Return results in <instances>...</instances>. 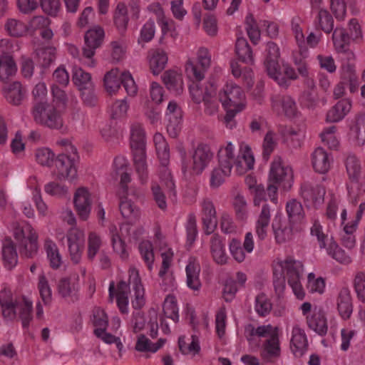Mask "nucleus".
Segmentation results:
<instances>
[{"instance_id": "obj_1", "label": "nucleus", "mask_w": 365, "mask_h": 365, "mask_svg": "<svg viewBox=\"0 0 365 365\" xmlns=\"http://www.w3.org/2000/svg\"><path fill=\"white\" fill-rule=\"evenodd\" d=\"M219 167L212 170L210 175V186L212 188L220 187L229 176L233 165H235L237 173L241 175L253 168L255 159L251 149L245 147L241 155L235 158L232 143H229L225 148L218 152Z\"/></svg>"}, {"instance_id": "obj_2", "label": "nucleus", "mask_w": 365, "mask_h": 365, "mask_svg": "<svg viewBox=\"0 0 365 365\" xmlns=\"http://www.w3.org/2000/svg\"><path fill=\"white\" fill-rule=\"evenodd\" d=\"M153 141L156 152L163 169L160 170V178L161 185L154 182L151 185V192L154 201L158 207L165 210L167 208L166 196L165 190L174 197L176 195L175 185L171 173L168 171L166 166L169 163L170 153L168 143L162 134L157 133L154 135Z\"/></svg>"}, {"instance_id": "obj_3", "label": "nucleus", "mask_w": 365, "mask_h": 365, "mask_svg": "<svg viewBox=\"0 0 365 365\" xmlns=\"http://www.w3.org/2000/svg\"><path fill=\"white\" fill-rule=\"evenodd\" d=\"M133 285L135 292V298L132 299L131 304L133 309L139 310L143 308L145 304L144 297L145 290L139 276L138 271L135 268L130 269L128 283L121 280L117 284L116 289V302L122 314H128V293L130 292L129 285Z\"/></svg>"}, {"instance_id": "obj_4", "label": "nucleus", "mask_w": 365, "mask_h": 365, "mask_svg": "<svg viewBox=\"0 0 365 365\" xmlns=\"http://www.w3.org/2000/svg\"><path fill=\"white\" fill-rule=\"evenodd\" d=\"M0 305L2 315L4 319L13 321L16 318V310H19V317L21 320L24 328H27L32 319V302L26 297L22 302L14 299L11 293L6 291L0 293Z\"/></svg>"}, {"instance_id": "obj_5", "label": "nucleus", "mask_w": 365, "mask_h": 365, "mask_svg": "<svg viewBox=\"0 0 365 365\" xmlns=\"http://www.w3.org/2000/svg\"><path fill=\"white\" fill-rule=\"evenodd\" d=\"M293 180L292 170L289 166H284L282 164V159L279 156L274 158L270 167L268 181L269 185L267 191L271 201L275 202L277 200L276 194L278 187L282 186L284 190H288L292 187Z\"/></svg>"}, {"instance_id": "obj_6", "label": "nucleus", "mask_w": 365, "mask_h": 365, "mask_svg": "<svg viewBox=\"0 0 365 365\" xmlns=\"http://www.w3.org/2000/svg\"><path fill=\"white\" fill-rule=\"evenodd\" d=\"M34 120L38 124L51 129H60L63 126V120L56 108L48 103L34 105L32 109Z\"/></svg>"}, {"instance_id": "obj_7", "label": "nucleus", "mask_w": 365, "mask_h": 365, "mask_svg": "<svg viewBox=\"0 0 365 365\" xmlns=\"http://www.w3.org/2000/svg\"><path fill=\"white\" fill-rule=\"evenodd\" d=\"M15 239L21 240L19 252L25 258H34L38 253V235L34 229L27 225L22 229H16L14 232Z\"/></svg>"}, {"instance_id": "obj_8", "label": "nucleus", "mask_w": 365, "mask_h": 365, "mask_svg": "<svg viewBox=\"0 0 365 365\" xmlns=\"http://www.w3.org/2000/svg\"><path fill=\"white\" fill-rule=\"evenodd\" d=\"M78 159V153L58 154L55 160L58 180H68L70 182L76 180Z\"/></svg>"}, {"instance_id": "obj_9", "label": "nucleus", "mask_w": 365, "mask_h": 365, "mask_svg": "<svg viewBox=\"0 0 365 365\" xmlns=\"http://www.w3.org/2000/svg\"><path fill=\"white\" fill-rule=\"evenodd\" d=\"M219 101L224 107H232L243 110L245 108V95L242 88L236 84H227L223 92L219 94Z\"/></svg>"}, {"instance_id": "obj_10", "label": "nucleus", "mask_w": 365, "mask_h": 365, "mask_svg": "<svg viewBox=\"0 0 365 365\" xmlns=\"http://www.w3.org/2000/svg\"><path fill=\"white\" fill-rule=\"evenodd\" d=\"M85 46L83 48V54L90 58L95 54L96 48H99L104 38V31L101 26H96L89 29L85 34Z\"/></svg>"}, {"instance_id": "obj_11", "label": "nucleus", "mask_w": 365, "mask_h": 365, "mask_svg": "<svg viewBox=\"0 0 365 365\" xmlns=\"http://www.w3.org/2000/svg\"><path fill=\"white\" fill-rule=\"evenodd\" d=\"M73 203L78 217L86 220L91 210V195L85 187L78 188L74 195Z\"/></svg>"}, {"instance_id": "obj_12", "label": "nucleus", "mask_w": 365, "mask_h": 365, "mask_svg": "<svg viewBox=\"0 0 365 365\" xmlns=\"http://www.w3.org/2000/svg\"><path fill=\"white\" fill-rule=\"evenodd\" d=\"M189 88L192 101L197 104L204 102L210 96L216 95L217 87L212 80L207 81L203 86L199 82H192Z\"/></svg>"}, {"instance_id": "obj_13", "label": "nucleus", "mask_w": 365, "mask_h": 365, "mask_svg": "<svg viewBox=\"0 0 365 365\" xmlns=\"http://www.w3.org/2000/svg\"><path fill=\"white\" fill-rule=\"evenodd\" d=\"M300 193L305 202L317 207L324 202L325 190L320 185L304 182L301 187Z\"/></svg>"}, {"instance_id": "obj_14", "label": "nucleus", "mask_w": 365, "mask_h": 365, "mask_svg": "<svg viewBox=\"0 0 365 365\" xmlns=\"http://www.w3.org/2000/svg\"><path fill=\"white\" fill-rule=\"evenodd\" d=\"M26 90L19 81L6 83L3 87V94L6 101L13 106H19L26 97Z\"/></svg>"}, {"instance_id": "obj_15", "label": "nucleus", "mask_w": 365, "mask_h": 365, "mask_svg": "<svg viewBox=\"0 0 365 365\" xmlns=\"http://www.w3.org/2000/svg\"><path fill=\"white\" fill-rule=\"evenodd\" d=\"M212 158V153L208 145L200 144L192 155V170L196 174H200L207 167Z\"/></svg>"}, {"instance_id": "obj_16", "label": "nucleus", "mask_w": 365, "mask_h": 365, "mask_svg": "<svg viewBox=\"0 0 365 365\" xmlns=\"http://www.w3.org/2000/svg\"><path fill=\"white\" fill-rule=\"evenodd\" d=\"M280 356V346L278 334V327H275L274 332L269 339H267L262 348L261 356L267 361H270L272 358H277Z\"/></svg>"}, {"instance_id": "obj_17", "label": "nucleus", "mask_w": 365, "mask_h": 365, "mask_svg": "<svg viewBox=\"0 0 365 365\" xmlns=\"http://www.w3.org/2000/svg\"><path fill=\"white\" fill-rule=\"evenodd\" d=\"M202 223L206 235H210L217 227V220L215 208L213 203L210 200H205L203 202Z\"/></svg>"}, {"instance_id": "obj_18", "label": "nucleus", "mask_w": 365, "mask_h": 365, "mask_svg": "<svg viewBox=\"0 0 365 365\" xmlns=\"http://www.w3.org/2000/svg\"><path fill=\"white\" fill-rule=\"evenodd\" d=\"M309 327L320 336L327 333L328 326L325 313L322 308H315L311 317H307Z\"/></svg>"}, {"instance_id": "obj_19", "label": "nucleus", "mask_w": 365, "mask_h": 365, "mask_svg": "<svg viewBox=\"0 0 365 365\" xmlns=\"http://www.w3.org/2000/svg\"><path fill=\"white\" fill-rule=\"evenodd\" d=\"M337 309L339 315L344 319L350 318L353 312V305L350 291L348 288H342L337 297Z\"/></svg>"}, {"instance_id": "obj_20", "label": "nucleus", "mask_w": 365, "mask_h": 365, "mask_svg": "<svg viewBox=\"0 0 365 365\" xmlns=\"http://www.w3.org/2000/svg\"><path fill=\"white\" fill-rule=\"evenodd\" d=\"M278 60L279 58H265L264 68L270 78H273L280 86L287 88L289 86V82L281 73Z\"/></svg>"}, {"instance_id": "obj_21", "label": "nucleus", "mask_w": 365, "mask_h": 365, "mask_svg": "<svg viewBox=\"0 0 365 365\" xmlns=\"http://www.w3.org/2000/svg\"><path fill=\"white\" fill-rule=\"evenodd\" d=\"M351 103L349 99H342L337 102L327 114V121L336 123L342 120L350 111Z\"/></svg>"}, {"instance_id": "obj_22", "label": "nucleus", "mask_w": 365, "mask_h": 365, "mask_svg": "<svg viewBox=\"0 0 365 365\" xmlns=\"http://www.w3.org/2000/svg\"><path fill=\"white\" fill-rule=\"evenodd\" d=\"M128 162L123 156H117L113 162V171L115 178L120 176V185L122 191L127 192V184L130 181V177L127 173Z\"/></svg>"}, {"instance_id": "obj_23", "label": "nucleus", "mask_w": 365, "mask_h": 365, "mask_svg": "<svg viewBox=\"0 0 365 365\" xmlns=\"http://www.w3.org/2000/svg\"><path fill=\"white\" fill-rule=\"evenodd\" d=\"M168 63L167 53L160 48L152 49L149 52V63L152 73L159 74Z\"/></svg>"}, {"instance_id": "obj_24", "label": "nucleus", "mask_w": 365, "mask_h": 365, "mask_svg": "<svg viewBox=\"0 0 365 365\" xmlns=\"http://www.w3.org/2000/svg\"><path fill=\"white\" fill-rule=\"evenodd\" d=\"M307 340L304 331L299 327L292 330L291 349L296 356L301 357L307 348Z\"/></svg>"}, {"instance_id": "obj_25", "label": "nucleus", "mask_w": 365, "mask_h": 365, "mask_svg": "<svg viewBox=\"0 0 365 365\" xmlns=\"http://www.w3.org/2000/svg\"><path fill=\"white\" fill-rule=\"evenodd\" d=\"M163 81L167 88L179 95L183 90L182 76L180 73L172 70L165 71L163 76Z\"/></svg>"}, {"instance_id": "obj_26", "label": "nucleus", "mask_w": 365, "mask_h": 365, "mask_svg": "<svg viewBox=\"0 0 365 365\" xmlns=\"http://www.w3.org/2000/svg\"><path fill=\"white\" fill-rule=\"evenodd\" d=\"M130 147L133 151L145 150V133L138 123L132 124L130 127Z\"/></svg>"}, {"instance_id": "obj_27", "label": "nucleus", "mask_w": 365, "mask_h": 365, "mask_svg": "<svg viewBox=\"0 0 365 365\" xmlns=\"http://www.w3.org/2000/svg\"><path fill=\"white\" fill-rule=\"evenodd\" d=\"M16 64L12 56L4 55L0 56V81L7 82L16 73Z\"/></svg>"}, {"instance_id": "obj_28", "label": "nucleus", "mask_w": 365, "mask_h": 365, "mask_svg": "<svg viewBox=\"0 0 365 365\" xmlns=\"http://www.w3.org/2000/svg\"><path fill=\"white\" fill-rule=\"evenodd\" d=\"M2 257L5 267L13 269L18 262L16 246L11 239H6L2 247Z\"/></svg>"}, {"instance_id": "obj_29", "label": "nucleus", "mask_w": 365, "mask_h": 365, "mask_svg": "<svg viewBox=\"0 0 365 365\" xmlns=\"http://www.w3.org/2000/svg\"><path fill=\"white\" fill-rule=\"evenodd\" d=\"M286 211L290 223L301 224L303 222L305 213L300 202L294 199L288 201L286 205Z\"/></svg>"}, {"instance_id": "obj_30", "label": "nucleus", "mask_w": 365, "mask_h": 365, "mask_svg": "<svg viewBox=\"0 0 365 365\" xmlns=\"http://www.w3.org/2000/svg\"><path fill=\"white\" fill-rule=\"evenodd\" d=\"M312 165L319 173H326L330 168L328 154L322 148H317L312 153Z\"/></svg>"}, {"instance_id": "obj_31", "label": "nucleus", "mask_w": 365, "mask_h": 365, "mask_svg": "<svg viewBox=\"0 0 365 365\" xmlns=\"http://www.w3.org/2000/svg\"><path fill=\"white\" fill-rule=\"evenodd\" d=\"M235 52L238 58L247 64L254 63L253 52L247 39L244 37H238L235 44Z\"/></svg>"}, {"instance_id": "obj_32", "label": "nucleus", "mask_w": 365, "mask_h": 365, "mask_svg": "<svg viewBox=\"0 0 365 365\" xmlns=\"http://www.w3.org/2000/svg\"><path fill=\"white\" fill-rule=\"evenodd\" d=\"M210 250L214 260L217 264H224L227 262V256L225 253V247L217 235H214L211 237Z\"/></svg>"}, {"instance_id": "obj_33", "label": "nucleus", "mask_w": 365, "mask_h": 365, "mask_svg": "<svg viewBox=\"0 0 365 365\" xmlns=\"http://www.w3.org/2000/svg\"><path fill=\"white\" fill-rule=\"evenodd\" d=\"M281 265L282 269L286 272L288 282L299 279L300 272L302 270V264L300 262L287 257L281 263Z\"/></svg>"}, {"instance_id": "obj_34", "label": "nucleus", "mask_w": 365, "mask_h": 365, "mask_svg": "<svg viewBox=\"0 0 365 365\" xmlns=\"http://www.w3.org/2000/svg\"><path fill=\"white\" fill-rule=\"evenodd\" d=\"M128 9L123 3H118L113 16L114 24L120 34H123L128 24Z\"/></svg>"}, {"instance_id": "obj_35", "label": "nucleus", "mask_w": 365, "mask_h": 365, "mask_svg": "<svg viewBox=\"0 0 365 365\" xmlns=\"http://www.w3.org/2000/svg\"><path fill=\"white\" fill-rule=\"evenodd\" d=\"M332 39L337 51L345 52L352 37L349 36L347 29L336 28L332 34Z\"/></svg>"}, {"instance_id": "obj_36", "label": "nucleus", "mask_w": 365, "mask_h": 365, "mask_svg": "<svg viewBox=\"0 0 365 365\" xmlns=\"http://www.w3.org/2000/svg\"><path fill=\"white\" fill-rule=\"evenodd\" d=\"M270 221V209L267 205H263L257 222L256 232L259 240H264Z\"/></svg>"}, {"instance_id": "obj_37", "label": "nucleus", "mask_w": 365, "mask_h": 365, "mask_svg": "<svg viewBox=\"0 0 365 365\" xmlns=\"http://www.w3.org/2000/svg\"><path fill=\"white\" fill-rule=\"evenodd\" d=\"M133 153L135 170L138 173L141 182L144 183L148 179L145 150H138V151H133Z\"/></svg>"}, {"instance_id": "obj_38", "label": "nucleus", "mask_w": 365, "mask_h": 365, "mask_svg": "<svg viewBox=\"0 0 365 365\" xmlns=\"http://www.w3.org/2000/svg\"><path fill=\"white\" fill-rule=\"evenodd\" d=\"M346 168L350 180L359 182L361 166L359 160L354 155H349L346 160Z\"/></svg>"}, {"instance_id": "obj_39", "label": "nucleus", "mask_w": 365, "mask_h": 365, "mask_svg": "<svg viewBox=\"0 0 365 365\" xmlns=\"http://www.w3.org/2000/svg\"><path fill=\"white\" fill-rule=\"evenodd\" d=\"M47 257L49 259L50 266L54 269H58L61 264V256L56 245L51 240H46L44 245Z\"/></svg>"}, {"instance_id": "obj_40", "label": "nucleus", "mask_w": 365, "mask_h": 365, "mask_svg": "<svg viewBox=\"0 0 365 365\" xmlns=\"http://www.w3.org/2000/svg\"><path fill=\"white\" fill-rule=\"evenodd\" d=\"M340 82L345 86H349V91L352 93L358 91V78L354 66L349 64L344 68Z\"/></svg>"}, {"instance_id": "obj_41", "label": "nucleus", "mask_w": 365, "mask_h": 365, "mask_svg": "<svg viewBox=\"0 0 365 365\" xmlns=\"http://www.w3.org/2000/svg\"><path fill=\"white\" fill-rule=\"evenodd\" d=\"M123 192V195L120 197V202L119 205L120 211L123 217L128 219L137 218L139 215L138 209L133 205L131 200H128L127 195L128 192Z\"/></svg>"}, {"instance_id": "obj_42", "label": "nucleus", "mask_w": 365, "mask_h": 365, "mask_svg": "<svg viewBox=\"0 0 365 365\" xmlns=\"http://www.w3.org/2000/svg\"><path fill=\"white\" fill-rule=\"evenodd\" d=\"M93 324L96 327L94 330L96 336H99L106 331L108 325V317L103 309L98 307L93 310Z\"/></svg>"}, {"instance_id": "obj_43", "label": "nucleus", "mask_w": 365, "mask_h": 365, "mask_svg": "<svg viewBox=\"0 0 365 365\" xmlns=\"http://www.w3.org/2000/svg\"><path fill=\"white\" fill-rule=\"evenodd\" d=\"M163 310L165 317L171 319L175 323L178 322V307L175 296L171 294L167 296L163 303Z\"/></svg>"}, {"instance_id": "obj_44", "label": "nucleus", "mask_w": 365, "mask_h": 365, "mask_svg": "<svg viewBox=\"0 0 365 365\" xmlns=\"http://www.w3.org/2000/svg\"><path fill=\"white\" fill-rule=\"evenodd\" d=\"M317 27L329 34L334 29V19L327 9H320L317 16Z\"/></svg>"}, {"instance_id": "obj_45", "label": "nucleus", "mask_w": 365, "mask_h": 365, "mask_svg": "<svg viewBox=\"0 0 365 365\" xmlns=\"http://www.w3.org/2000/svg\"><path fill=\"white\" fill-rule=\"evenodd\" d=\"M200 267L192 262H189L186 267L187 284L193 289L198 290L201 287L199 279Z\"/></svg>"}, {"instance_id": "obj_46", "label": "nucleus", "mask_w": 365, "mask_h": 365, "mask_svg": "<svg viewBox=\"0 0 365 365\" xmlns=\"http://www.w3.org/2000/svg\"><path fill=\"white\" fill-rule=\"evenodd\" d=\"M110 231L114 252L118 253L122 259H126L128 255L125 250V243L118 235L116 227H111Z\"/></svg>"}, {"instance_id": "obj_47", "label": "nucleus", "mask_w": 365, "mask_h": 365, "mask_svg": "<svg viewBox=\"0 0 365 365\" xmlns=\"http://www.w3.org/2000/svg\"><path fill=\"white\" fill-rule=\"evenodd\" d=\"M272 229L275 235L276 241L278 243H283L292 239V227L281 223H273Z\"/></svg>"}, {"instance_id": "obj_48", "label": "nucleus", "mask_w": 365, "mask_h": 365, "mask_svg": "<svg viewBox=\"0 0 365 365\" xmlns=\"http://www.w3.org/2000/svg\"><path fill=\"white\" fill-rule=\"evenodd\" d=\"M73 81L79 90L83 89V87L91 86L93 84L91 81V74L84 71L81 68H74Z\"/></svg>"}, {"instance_id": "obj_49", "label": "nucleus", "mask_w": 365, "mask_h": 365, "mask_svg": "<svg viewBox=\"0 0 365 365\" xmlns=\"http://www.w3.org/2000/svg\"><path fill=\"white\" fill-rule=\"evenodd\" d=\"M9 34L14 37H20L25 35L28 31L27 26L23 22L16 19H9L5 25Z\"/></svg>"}, {"instance_id": "obj_50", "label": "nucleus", "mask_w": 365, "mask_h": 365, "mask_svg": "<svg viewBox=\"0 0 365 365\" xmlns=\"http://www.w3.org/2000/svg\"><path fill=\"white\" fill-rule=\"evenodd\" d=\"M35 157L40 165L51 167L53 163L55 155L51 149L41 148L36 150Z\"/></svg>"}, {"instance_id": "obj_51", "label": "nucleus", "mask_w": 365, "mask_h": 365, "mask_svg": "<svg viewBox=\"0 0 365 365\" xmlns=\"http://www.w3.org/2000/svg\"><path fill=\"white\" fill-rule=\"evenodd\" d=\"M106 91L110 93H115L120 88V77L117 76V71L107 72L103 78Z\"/></svg>"}, {"instance_id": "obj_52", "label": "nucleus", "mask_w": 365, "mask_h": 365, "mask_svg": "<svg viewBox=\"0 0 365 365\" xmlns=\"http://www.w3.org/2000/svg\"><path fill=\"white\" fill-rule=\"evenodd\" d=\"M255 310L261 317H265L272 310V304L264 294L257 296L255 300Z\"/></svg>"}, {"instance_id": "obj_53", "label": "nucleus", "mask_w": 365, "mask_h": 365, "mask_svg": "<svg viewBox=\"0 0 365 365\" xmlns=\"http://www.w3.org/2000/svg\"><path fill=\"white\" fill-rule=\"evenodd\" d=\"M101 245V240L100 237L95 232H91L88 236V258L89 260H93L100 249Z\"/></svg>"}, {"instance_id": "obj_54", "label": "nucleus", "mask_w": 365, "mask_h": 365, "mask_svg": "<svg viewBox=\"0 0 365 365\" xmlns=\"http://www.w3.org/2000/svg\"><path fill=\"white\" fill-rule=\"evenodd\" d=\"M192 337V340L189 344L186 343L184 336H181L179 338V349L183 354H188L190 353H193L194 354H195L200 351V347L198 341L195 339L193 336Z\"/></svg>"}, {"instance_id": "obj_55", "label": "nucleus", "mask_w": 365, "mask_h": 365, "mask_svg": "<svg viewBox=\"0 0 365 365\" xmlns=\"http://www.w3.org/2000/svg\"><path fill=\"white\" fill-rule=\"evenodd\" d=\"M34 105L47 103V89L44 83L36 85L32 91Z\"/></svg>"}, {"instance_id": "obj_56", "label": "nucleus", "mask_w": 365, "mask_h": 365, "mask_svg": "<svg viewBox=\"0 0 365 365\" xmlns=\"http://www.w3.org/2000/svg\"><path fill=\"white\" fill-rule=\"evenodd\" d=\"M139 250L144 261L147 263L150 269L154 262V254L153 252V245L149 241L142 242L139 245Z\"/></svg>"}, {"instance_id": "obj_57", "label": "nucleus", "mask_w": 365, "mask_h": 365, "mask_svg": "<svg viewBox=\"0 0 365 365\" xmlns=\"http://www.w3.org/2000/svg\"><path fill=\"white\" fill-rule=\"evenodd\" d=\"M128 107L125 99L116 101L111 107V118L118 119L125 117Z\"/></svg>"}, {"instance_id": "obj_58", "label": "nucleus", "mask_w": 365, "mask_h": 365, "mask_svg": "<svg viewBox=\"0 0 365 365\" xmlns=\"http://www.w3.org/2000/svg\"><path fill=\"white\" fill-rule=\"evenodd\" d=\"M76 288L71 284L68 277L61 278L58 283V292L62 297H67L75 294Z\"/></svg>"}, {"instance_id": "obj_59", "label": "nucleus", "mask_w": 365, "mask_h": 365, "mask_svg": "<svg viewBox=\"0 0 365 365\" xmlns=\"http://www.w3.org/2000/svg\"><path fill=\"white\" fill-rule=\"evenodd\" d=\"M354 285L358 299L365 302V273L359 272L356 274Z\"/></svg>"}, {"instance_id": "obj_60", "label": "nucleus", "mask_w": 365, "mask_h": 365, "mask_svg": "<svg viewBox=\"0 0 365 365\" xmlns=\"http://www.w3.org/2000/svg\"><path fill=\"white\" fill-rule=\"evenodd\" d=\"M282 106L285 115L289 118L295 117L297 114V108L295 101L289 96H284L280 99Z\"/></svg>"}, {"instance_id": "obj_61", "label": "nucleus", "mask_w": 365, "mask_h": 365, "mask_svg": "<svg viewBox=\"0 0 365 365\" xmlns=\"http://www.w3.org/2000/svg\"><path fill=\"white\" fill-rule=\"evenodd\" d=\"M233 205L238 219L244 220L247 217V202L244 197L237 195L233 202Z\"/></svg>"}, {"instance_id": "obj_62", "label": "nucleus", "mask_w": 365, "mask_h": 365, "mask_svg": "<svg viewBox=\"0 0 365 365\" xmlns=\"http://www.w3.org/2000/svg\"><path fill=\"white\" fill-rule=\"evenodd\" d=\"M80 91L81 98L87 106L93 107L96 105L98 98L95 93L93 84L91 86L83 87Z\"/></svg>"}, {"instance_id": "obj_63", "label": "nucleus", "mask_w": 365, "mask_h": 365, "mask_svg": "<svg viewBox=\"0 0 365 365\" xmlns=\"http://www.w3.org/2000/svg\"><path fill=\"white\" fill-rule=\"evenodd\" d=\"M330 9L336 19L344 20L346 15V3L344 0H330Z\"/></svg>"}, {"instance_id": "obj_64", "label": "nucleus", "mask_w": 365, "mask_h": 365, "mask_svg": "<svg viewBox=\"0 0 365 365\" xmlns=\"http://www.w3.org/2000/svg\"><path fill=\"white\" fill-rule=\"evenodd\" d=\"M42 9L50 16H56L61 10L60 0H40Z\"/></svg>"}]
</instances>
